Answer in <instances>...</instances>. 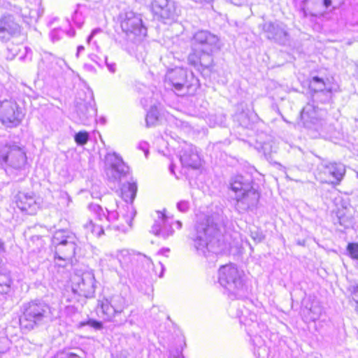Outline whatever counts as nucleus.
Wrapping results in <instances>:
<instances>
[{
	"instance_id": "nucleus-10",
	"label": "nucleus",
	"mask_w": 358,
	"mask_h": 358,
	"mask_svg": "<svg viewBox=\"0 0 358 358\" xmlns=\"http://www.w3.org/2000/svg\"><path fill=\"white\" fill-rule=\"evenodd\" d=\"M102 313L106 316V320H111L116 314L123 311L122 307H115L111 300L108 299H103L99 301Z\"/></svg>"
},
{
	"instance_id": "nucleus-20",
	"label": "nucleus",
	"mask_w": 358,
	"mask_h": 358,
	"mask_svg": "<svg viewBox=\"0 0 358 358\" xmlns=\"http://www.w3.org/2000/svg\"><path fill=\"white\" fill-rule=\"evenodd\" d=\"M314 83H318V84H320L322 86H324L325 85V82L324 80L322 79V78H320L317 76H315L313 77L309 82V87L314 92H317L318 90L314 89L313 87V84Z\"/></svg>"
},
{
	"instance_id": "nucleus-28",
	"label": "nucleus",
	"mask_w": 358,
	"mask_h": 358,
	"mask_svg": "<svg viewBox=\"0 0 358 358\" xmlns=\"http://www.w3.org/2000/svg\"><path fill=\"white\" fill-rule=\"evenodd\" d=\"M174 358H183V357H174Z\"/></svg>"
},
{
	"instance_id": "nucleus-3",
	"label": "nucleus",
	"mask_w": 358,
	"mask_h": 358,
	"mask_svg": "<svg viewBox=\"0 0 358 358\" xmlns=\"http://www.w3.org/2000/svg\"><path fill=\"white\" fill-rule=\"evenodd\" d=\"M73 292L80 296L92 297L95 292V279L90 273L77 275L72 284Z\"/></svg>"
},
{
	"instance_id": "nucleus-5",
	"label": "nucleus",
	"mask_w": 358,
	"mask_h": 358,
	"mask_svg": "<svg viewBox=\"0 0 358 358\" xmlns=\"http://www.w3.org/2000/svg\"><path fill=\"white\" fill-rule=\"evenodd\" d=\"M0 161L14 168L20 169L27 164V155L22 148L11 146L6 152L1 154Z\"/></svg>"
},
{
	"instance_id": "nucleus-25",
	"label": "nucleus",
	"mask_w": 358,
	"mask_h": 358,
	"mask_svg": "<svg viewBox=\"0 0 358 358\" xmlns=\"http://www.w3.org/2000/svg\"><path fill=\"white\" fill-rule=\"evenodd\" d=\"M323 3L324 7L328 8L331 5V0H324Z\"/></svg>"
},
{
	"instance_id": "nucleus-18",
	"label": "nucleus",
	"mask_w": 358,
	"mask_h": 358,
	"mask_svg": "<svg viewBox=\"0 0 358 358\" xmlns=\"http://www.w3.org/2000/svg\"><path fill=\"white\" fill-rule=\"evenodd\" d=\"M187 60L189 64L192 66H199L202 65L201 61V57L198 52L194 51L191 52L187 57Z\"/></svg>"
},
{
	"instance_id": "nucleus-22",
	"label": "nucleus",
	"mask_w": 358,
	"mask_h": 358,
	"mask_svg": "<svg viewBox=\"0 0 358 358\" xmlns=\"http://www.w3.org/2000/svg\"><path fill=\"white\" fill-rule=\"evenodd\" d=\"M351 299L355 303L356 310L358 311V287L354 288L351 293Z\"/></svg>"
},
{
	"instance_id": "nucleus-16",
	"label": "nucleus",
	"mask_w": 358,
	"mask_h": 358,
	"mask_svg": "<svg viewBox=\"0 0 358 358\" xmlns=\"http://www.w3.org/2000/svg\"><path fill=\"white\" fill-rule=\"evenodd\" d=\"M74 140L78 145H85L89 140V134L85 131H79L75 135Z\"/></svg>"
},
{
	"instance_id": "nucleus-19",
	"label": "nucleus",
	"mask_w": 358,
	"mask_h": 358,
	"mask_svg": "<svg viewBox=\"0 0 358 358\" xmlns=\"http://www.w3.org/2000/svg\"><path fill=\"white\" fill-rule=\"evenodd\" d=\"M52 358H82L75 353L60 351L56 353Z\"/></svg>"
},
{
	"instance_id": "nucleus-17",
	"label": "nucleus",
	"mask_w": 358,
	"mask_h": 358,
	"mask_svg": "<svg viewBox=\"0 0 358 358\" xmlns=\"http://www.w3.org/2000/svg\"><path fill=\"white\" fill-rule=\"evenodd\" d=\"M346 250L351 259L358 260V243H349Z\"/></svg>"
},
{
	"instance_id": "nucleus-24",
	"label": "nucleus",
	"mask_w": 358,
	"mask_h": 358,
	"mask_svg": "<svg viewBox=\"0 0 358 358\" xmlns=\"http://www.w3.org/2000/svg\"><path fill=\"white\" fill-rule=\"evenodd\" d=\"M11 282L12 280L9 278L3 285L0 284V287H5V289H3L2 291H0V293H6L10 287Z\"/></svg>"
},
{
	"instance_id": "nucleus-21",
	"label": "nucleus",
	"mask_w": 358,
	"mask_h": 358,
	"mask_svg": "<svg viewBox=\"0 0 358 358\" xmlns=\"http://www.w3.org/2000/svg\"><path fill=\"white\" fill-rule=\"evenodd\" d=\"M157 120V117L153 113H148L146 115V122L148 127H150L151 125H154L155 123V121Z\"/></svg>"
},
{
	"instance_id": "nucleus-27",
	"label": "nucleus",
	"mask_w": 358,
	"mask_h": 358,
	"mask_svg": "<svg viewBox=\"0 0 358 358\" xmlns=\"http://www.w3.org/2000/svg\"><path fill=\"white\" fill-rule=\"evenodd\" d=\"M3 243L0 241V250H3Z\"/></svg>"
},
{
	"instance_id": "nucleus-26",
	"label": "nucleus",
	"mask_w": 358,
	"mask_h": 358,
	"mask_svg": "<svg viewBox=\"0 0 358 358\" xmlns=\"http://www.w3.org/2000/svg\"><path fill=\"white\" fill-rule=\"evenodd\" d=\"M308 111H306L305 109H303L302 112H301V117L302 118H306V115H308Z\"/></svg>"
},
{
	"instance_id": "nucleus-7",
	"label": "nucleus",
	"mask_w": 358,
	"mask_h": 358,
	"mask_svg": "<svg viewBox=\"0 0 358 358\" xmlns=\"http://www.w3.org/2000/svg\"><path fill=\"white\" fill-rule=\"evenodd\" d=\"M345 173L344 166L339 162H331L325 166L324 174L326 182L333 185L340 184Z\"/></svg>"
},
{
	"instance_id": "nucleus-2",
	"label": "nucleus",
	"mask_w": 358,
	"mask_h": 358,
	"mask_svg": "<svg viewBox=\"0 0 358 358\" xmlns=\"http://www.w3.org/2000/svg\"><path fill=\"white\" fill-rule=\"evenodd\" d=\"M166 78L176 90L189 89L198 82L193 73H189L183 68L171 69L166 74Z\"/></svg>"
},
{
	"instance_id": "nucleus-4",
	"label": "nucleus",
	"mask_w": 358,
	"mask_h": 358,
	"mask_svg": "<svg viewBox=\"0 0 358 358\" xmlns=\"http://www.w3.org/2000/svg\"><path fill=\"white\" fill-rule=\"evenodd\" d=\"M44 317V310L35 303H29L20 318V325L25 329H33Z\"/></svg>"
},
{
	"instance_id": "nucleus-14",
	"label": "nucleus",
	"mask_w": 358,
	"mask_h": 358,
	"mask_svg": "<svg viewBox=\"0 0 358 358\" xmlns=\"http://www.w3.org/2000/svg\"><path fill=\"white\" fill-rule=\"evenodd\" d=\"M245 187L246 183L244 182L242 176H235L230 183L231 189L236 194H241L246 190Z\"/></svg>"
},
{
	"instance_id": "nucleus-15",
	"label": "nucleus",
	"mask_w": 358,
	"mask_h": 358,
	"mask_svg": "<svg viewBox=\"0 0 358 358\" xmlns=\"http://www.w3.org/2000/svg\"><path fill=\"white\" fill-rule=\"evenodd\" d=\"M67 241H64L58 243L55 246V258L60 260L65 261L67 259L68 256L70 255L71 250L69 248H66L63 250L64 246L66 245Z\"/></svg>"
},
{
	"instance_id": "nucleus-23",
	"label": "nucleus",
	"mask_w": 358,
	"mask_h": 358,
	"mask_svg": "<svg viewBox=\"0 0 358 358\" xmlns=\"http://www.w3.org/2000/svg\"><path fill=\"white\" fill-rule=\"evenodd\" d=\"M87 324L96 329H101L103 327L101 322L94 320H88Z\"/></svg>"
},
{
	"instance_id": "nucleus-12",
	"label": "nucleus",
	"mask_w": 358,
	"mask_h": 358,
	"mask_svg": "<svg viewBox=\"0 0 358 358\" xmlns=\"http://www.w3.org/2000/svg\"><path fill=\"white\" fill-rule=\"evenodd\" d=\"M121 27L127 34H136L143 28L141 20L134 16L127 17L122 20L121 22Z\"/></svg>"
},
{
	"instance_id": "nucleus-8",
	"label": "nucleus",
	"mask_w": 358,
	"mask_h": 358,
	"mask_svg": "<svg viewBox=\"0 0 358 358\" xmlns=\"http://www.w3.org/2000/svg\"><path fill=\"white\" fill-rule=\"evenodd\" d=\"M238 277L237 268L232 264L222 266L219 269V282L222 285L235 282Z\"/></svg>"
},
{
	"instance_id": "nucleus-6",
	"label": "nucleus",
	"mask_w": 358,
	"mask_h": 358,
	"mask_svg": "<svg viewBox=\"0 0 358 358\" xmlns=\"http://www.w3.org/2000/svg\"><path fill=\"white\" fill-rule=\"evenodd\" d=\"M194 40L198 45H204L207 54L220 48L219 38L207 31L201 30L194 35Z\"/></svg>"
},
{
	"instance_id": "nucleus-13",
	"label": "nucleus",
	"mask_w": 358,
	"mask_h": 358,
	"mask_svg": "<svg viewBox=\"0 0 358 358\" xmlns=\"http://www.w3.org/2000/svg\"><path fill=\"white\" fill-rule=\"evenodd\" d=\"M137 192V185L135 182L123 184L120 189V196L126 202H132Z\"/></svg>"
},
{
	"instance_id": "nucleus-9",
	"label": "nucleus",
	"mask_w": 358,
	"mask_h": 358,
	"mask_svg": "<svg viewBox=\"0 0 358 358\" xmlns=\"http://www.w3.org/2000/svg\"><path fill=\"white\" fill-rule=\"evenodd\" d=\"M259 199V192L253 189H248L236 197L237 204L245 206L246 208L256 204Z\"/></svg>"
},
{
	"instance_id": "nucleus-11",
	"label": "nucleus",
	"mask_w": 358,
	"mask_h": 358,
	"mask_svg": "<svg viewBox=\"0 0 358 358\" xmlns=\"http://www.w3.org/2000/svg\"><path fill=\"white\" fill-rule=\"evenodd\" d=\"M16 203L21 210L31 213L35 210L34 207L36 202L34 196L25 194H20L17 196Z\"/></svg>"
},
{
	"instance_id": "nucleus-1",
	"label": "nucleus",
	"mask_w": 358,
	"mask_h": 358,
	"mask_svg": "<svg viewBox=\"0 0 358 358\" xmlns=\"http://www.w3.org/2000/svg\"><path fill=\"white\" fill-rule=\"evenodd\" d=\"M24 117L23 109L12 99L0 102V122L6 127L14 128L21 124Z\"/></svg>"
}]
</instances>
